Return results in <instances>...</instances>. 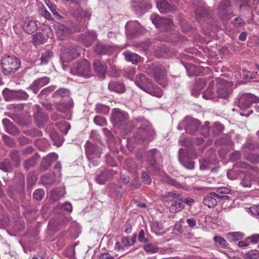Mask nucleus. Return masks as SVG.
<instances>
[{"label": "nucleus", "instance_id": "37", "mask_svg": "<svg viewBox=\"0 0 259 259\" xmlns=\"http://www.w3.org/2000/svg\"><path fill=\"white\" fill-rule=\"evenodd\" d=\"M10 156L15 165L16 166H19L21 162L19 151L17 150H13L10 152Z\"/></svg>", "mask_w": 259, "mask_h": 259}, {"label": "nucleus", "instance_id": "29", "mask_svg": "<svg viewBox=\"0 0 259 259\" xmlns=\"http://www.w3.org/2000/svg\"><path fill=\"white\" fill-rule=\"evenodd\" d=\"M110 195L115 200L120 199L122 197L123 190L120 186H115L110 189Z\"/></svg>", "mask_w": 259, "mask_h": 259}, {"label": "nucleus", "instance_id": "46", "mask_svg": "<svg viewBox=\"0 0 259 259\" xmlns=\"http://www.w3.org/2000/svg\"><path fill=\"white\" fill-rule=\"evenodd\" d=\"M157 150L156 149H154L149 151L146 155L147 157V162L148 163H154L155 161V155L157 152Z\"/></svg>", "mask_w": 259, "mask_h": 259}, {"label": "nucleus", "instance_id": "25", "mask_svg": "<svg viewBox=\"0 0 259 259\" xmlns=\"http://www.w3.org/2000/svg\"><path fill=\"white\" fill-rule=\"evenodd\" d=\"M140 132L144 134L143 140H147L150 138L153 132L151 129V126L147 121L144 122V125L139 127Z\"/></svg>", "mask_w": 259, "mask_h": 259}, {"label": "nucleus", "instance_id": "62", "mask_svg": "<svg viewBox=\"0 0 259 259\" xmlns=\"http://www.w3.org/2000/svg\"><path fill=\"white\" fill-rule=\"evenodd\" d=\"M142 181L145 184H150L151 182V179L150 176L146 172L142 173Z\"/></svg>", "mask_w": 259, "mask_h": 259}, {"label": "nucleus", "instance_id": "4", "mask_svg": "<svg viewBox=\"0 0 259 259\" xmlns=\"http://www.w3.org/2000/svg\"><path fill=\"white\" fill-rule=\"evenodd\" d=\"M90 63L87 60H83L78 62L73 68L71 72L73 74L89 77L90 76Z\"/></svg>", "mask_w": 259, "mask_h": 259}, {"label": "nucleus", "instance_id": "5", "mask_svg": "<svg viewBox=\"0 0 259 259\" xmlns=\"http://www.w3.org/2000/svg\"><path fill=\"white\" fill-rule=\"evenodd\" d=\"M136 84L145 92L152 94L154 92V87L151 81L145 75L140 74L135 81Z\"/></svg>", "mask_w": 259, "mask_h": 259}, {"label": "nucleus", "instance_id": "63", "mask_svg": "<svg viewBox=\"0 0 259 259\" xmlns=\"http://www.w3.org/2000/svg\"><path fill=\"white\" fill-rule=\"evenodd\" d=\"M210 163L209 159H203L200 162V167L201 170H205L207 168H209V164Z\"/></svg>", "mask_w": 259, "mask_h": 259}, {"label": "nucleus", "instance_id": "57", "mask_svg": "<svg viewBox=\"0 0 259 259\" xmlns=\"http://www.w3.org/2000/svg\"><path fill=\"white\" fill-rule=\"evenodd\" d=\"M94 121L97 125L101 126L105 125L107 123L106 119L100 116H95L94 119Z\"/></svg>", "mask_w": 259, "mask_h": 259}, {"label": "nucleus", "instance_id": "28", "mask_svg": "<svg viewBox=\"0 0 259 259\" xmlns=\"http://www.w3.org/2000/svg\"><path fill=\"white\" fill-rule=\"evenodd\" d=\"M56 33L60 40L64 39L69 34V29L63 24H58L57 27Z\"/></svg>", "mask_w": 259, "mask_h": 259}, {"label": "nucleus", "instance_id": "45", "mask_svg": "<svg viewBox=\"0 0 259 259\" xmlns=\"http://www.w3.org/2000/svg\"><path fill=\"white\" fill-rule=\"evenodd\" d=\"M185 202L182 200H178L172 204L170 207V210H182L184 208Z\"/></svg>", "mask_w": 259, "mask_h": 259}, {"label": "nucleus", "instance_id": "23", "mask_svg": "<svg viewBox=\"0 0 259 259\" xmlns=\"http://www.w3.org/2000/svg\"><path fill=\"white\" fill-rule=\"evenodd\" d=\"M138 3H140L139 6H138L136 3H134L132 5L135 10L137 13H142L151 8L150 4L147 0H138Z\"/></svg>", "mask_w": 259, "mask_h": 259}, {"label": "nucleus", "instance_id": "35", "mask_svg": "<svg viewBox=\"0 0 259 259\" xmlns=\"http://www.w3.org/2000/svg\"><path fill=\"white\" fill-rule=\"evenodd\" d=\"M39 157V154L38 153H35L33 157L27 159L24 162V168L26 170H28L30 167L34 166L36 163V160Z\"/></svg>", "mask_w": 259, "mask_h": 259}, {"label": "nucleus", "instance_id": "60", "mask_svg": "<svg viewBox=\"0 0 259 259\" xmlns=\"http://www.w3.org/2000/svg\"><path fill=\"white\" fill-rule=\"evenodd\" d=\"M56 88V87L55 86H49L45 89H44L39 93V96H47L49 94L51 93L53 91H54L55 89Z\"/></svg>", "mask_w": 259, "mask_h": 259}, {"label": "nucleus", "instance_id": "39", "mask_svg": "<svg viewBox=\"0 0 259 259\" xmlns=\"http://www.w3.org/2000/svg\"><path fill=\"white\" fill-rule=\"evenodd\" d=\"M53 56V53L51 51H46L44 52L40 57V60L41 64H46L50 60Z\"/></svg>", "mask_w": 259, "mask_h": 259}, {"label": "nucleus", "instance_id": "61", "mask_svg": "<svg viewBox=\"0 0 259 259\" xmlns=\"http://www.w3.org/2000/svg\"><path fill=\"white\" fill-rule=\"evenodd\" d=\"M51 163L49 160L46 159V157H44L40 165V168L43 171L46 170L51 165Z\"/></svg>", "mask_w": 259, "mask_h": 259}, {"label": "nucleus", "instance_id": "19", "mask_svg": "<svg viewBox=\"0 0 259 259\" xmlns=\"http://www.w3.org/2000/svg\"><path fill=\"white\" fill-rule=\"evenodd\" d=\"M128 117V114L122 112L119 109H115L112 114V118L117 124H121L125 121Z\"/></svg>", "mask_w": 259, "mask_h": 259}, {"label": "nucleus", "instance_id": "13", "mask_svg": "<svg viewBox=\"0 0 259 259\" xmlns=\"http://www.w3.org/2000/svg\"><path fill=\"white\" fill-rule=\"evenodd\" d=\"M86 155L89 160H92L94 158H99L100 152L98 146L88 142L85 146Z\"/></svg>", "mask_w": 259, "mask_h": 259}, {"label": "nucleus", "instance_id": "10", "mask_svg": "<svg viewBox=\"0 0 259 259\" xmlns=\"http://www.w3.org/2000/svg\"><path fill=\"white\" fill-rule=\"evenodd\" d=\"M3 95L6 99L8 100L26 99L28 97V95L24 91L21 90H10L8 89L4 90Z\"/></svg>", "mask_w": 259, "mask_h": 259}, {"label": "nucleus", "instance_id": "59", "mask_svg": "<svg viewBox=\"0 0 259 259\" xmlns=\"http://www.w3.org/2000/svg\"><path fill=\"white\" fill-rule=\"evenodd\" d=\"M121 244L124 247H127L133 246L134 244V241L130 240L127 237H123L121 240Z\"/></svg>", "mask_w": 259, "mask_h": 259}, {"label": "nucleus", "instance_id": "20", "mask_svg": "<svg viewBox=\"0 0 259 259\" xmlns=\"http://www.w3.org/2000/svg\"><path fill=\"white\" fill-rule=\"evenodd\" d=\"M93 67L98 75L104 76L107 71V66L102 61L96 60L93 62Z\"/></svg>", "mask_w": 259, "mask_h": 259}, {"label": "nucleus", "instance_id": "18", "mask_svg": "<svg viewBox=\"0 0 259 259\" xmlns=\"http://www.w3.org/2000/svg\"><path fill=\"white\" fill-rule=\"evenodd\" d=\"M108 89L111 91L117 93H123L125 92V87L121 81L112 80L108 84Z\"/></svg>", "mask_w": 259, "mask_h": 259}, {"label": "nucleus", "instance_id": "52", "mask_svg": "<svg viewBox=\"0 0 259 259\" xmlns=\"http://www.w3.org/2000/svg\"><path fill=\"white\" fill-rule=\"evenodd\" d=\"M96 111L97 113L106 114L108 113L109 108L106 105L98 104L96 106Z\"/></svg>", "mask_w": 259, "mask_h": 259}, {"label": "nucleus", "instance_id": "44", "mask_svg": "<svg viewBox=\"0 0 259 259\" xmlns=\"http://www.w3.org/2000/svg\"><path fill=\"white\" fill-rule=\"evenodd\" d=\"M252 176L248 173H247L245 175L241 183L244 187H250L251 185V181H252Z\"/></svg>", "mask_w": 259, "mask_h": 259}, {"label": "nucleus", "instance_id": "43", "mask_svg": "<svg viewBox=\"0 0 259 259\" xmlns=\"http://www.w3.org/2000/svg\"><path fill=\"white\" fill-rule=\"evenodd\" d=\"M244 172H246V171H243L241 170H230L227 172V176L230 179L233 180L241 177L240 174Z\"/></svg>", "mask_w": 259, "mask_h": 259}, {"label": "nucleus", "instance_id": "27", "mask_svg": "<svg viewBox=\"0 0 259 259\" xmlns=\"http://www.w3.org/2000/svg\"><path fill=\"white\" fill-rule=\"evenodd\" d=\"M112 175L111 171L105 169L97 176L96 181L98 184L102 185Z\"/></svg>", "mask_w": 259, "mask_h": 259}, {"label": "nucleus", "instance_id": "40", "mask_svg": "<svg viewBox=\"0 0 259 259\" xmlns=\"http://www.w3.org/2000/svg\"><path fill=\"white\" fill-rule=\"evenodd\" d=\"M69 95L70 93L68 90L64 88H61L53 93L52 97L65 98L69 97Z\"/></svg>", "mask_w": 259, "mask_h": 259}, {"label": "nucleus", "instance_id": "14", "mask_svg": "<svg viewBox=\"0 0 259 259\" xmlns=\"http://www.w3.org/2000/svg\"><path fill=\"white\" fill-rule=\"evenodd\" d=\"M19 178L20 179V182L18 184V188L15 189L14 187H11L8 190V194L12 198H15L17 194H21L24 191L25 181L24 176L22 174H20L19 175Z\"/></svg>", "mask_w": 259, "mask_h": 259}, {"label": "nucleus", "instance_id": "50", "mask_svg": "<svg viewBox=\"0 0 259 259\" xmlns=\"http://www.w3.org/2000/svg\"><path fill=\"white\" fill-rule=\"evenodd\" d=\"M2 139L5 144L10 147H14L16 145L15 141L10 137L4 135L2 136Z\"/></svg>", "mask_w": 259, "mask_h": 259}, {"label": "nucleus", "instance_id": "47", "mask_svg": "<svg viewBox=\"0 0 259 259\" xmlns=\"http://www.w3.org/2000/svg\"><path fill=\"white\" fill-rule=\"evenodd\" d=\"M45 195V190L42 189H37L35 190L33 194V198L36 200L40 201L43 199Z\"/></svg>", "mask_w": 259, "mask_h": 259}, {"label": "nucleus", "instance_id": "12", "mask_svg": "<svg viewBox=\"0 0 259 259\" xmlns=\"http://www.w3.org/2000/svg\"><path fill=\"white\" fill-rule=\"evenodd\" d=\"M231 92L232 88L229 82L223 81L218 84L217 93L220 97L226 99L229 96Z\"/></svg>", "mask_w": 259, "mask_h": 259}, {"label": "nucleus", "instance_id": "54", "mask_svg": "<svg viewBox=\"0 0 259 259\" xmlns=\"http://www.w3.org/2000/svg\"><path fill=\"white\" fill-rule=\"evenodd\" d=\"M179 160L181 164L186 168L188 169H193L194 168V163L191 161H185L181 155L179 156Z\"/></svg>", "mask_w": 259, "mask_h": 259}, {"label": "nucleus", "instance_id": "8", "mask_svg": "<svg viewBox=\"0 0 259 259\" xmlns=\"http://www.w3.org/2000/svg\"><path fill=\"white\" fill-rule=\"evenodd\" d=\"M255 149H259V144L248 143L243 147V152L246 158L252 162H256L259 161L258 155H255L253 153H248L249 152L254 151Z\"/></svg>", "mask_w": 259, "mask_h": 259}, {"label": "nucleus", "instance_id": "38", "mask_svg": "<svg viewBox=\"0 0 259 259\" xmlns=\"http://www.w3.org/2000/svg\"><path fill=\"white\" fill-rule=\"evenodd\" d=\"M37 180V176L33 173L30 172L28 174L27 179V186L28 189H31L34 186Z\"/></svg>", "mask_w": 259, "mask_h": 259}, {"label": "nucleus", "instance_id": "42", "mask_svg": "<svg viewBox=\"0 0 259 259\" xmlns=\"http://www.w3.org/2000/svg\"><path fill=\"white\" fill-rule=\"evenodd\" d=\"M51 138L54 142V145L57 147H60L63 142V139L56 132H52L51 134Z\"/></svg>", "mask_w": 259, "mask_h": 259}, {"label": "nucleus", "instance_id": "41", "mask_svg": "<svg viewBox=\"0 0 259 259\" xmlns=\"http://www.w3.org/2000/svg\"><path fill=\"white\" fill-rule=\"evenodd\" d=\"M179 196V194L177 193L176 191H172L167 193L165 195L161 196V199L163 201L167 202L172 200L174 198H177Z\"/></svg>", "mask_w": 259, "mask_h": 259}, {"label": "nucleus", "instance_id": "49", "mask_svg": "<svg viewBox=\"0 0 259 259\" xmlns=\"http://www.w3.org/2000/svg\"><path fill=\"white\" fill-rule=\"evenodd\" d=\"M145 251L149 253H155L158 252V247L151 243H148L144 246Z\"/></svg>", "mask_w": 259, "mask_h": 259}, {"label": "nucleus", "instance_id": "16", "mask_svg": "<svg viewBox=\"0 0 259 259\" xmlns=\"http://www.w3.org/2000/svg\"><path fill=\"white\" fill-rule=\"evenodd\" d=\"M49 82L50 78L48 77L38 78L30 85V89L34 94H37L41 88L49 83Z\"/></svg>", "mask_w": 259, "mask_h": 259}, {"label": "nucleus", "instance_id": "26", "mask_svg": "<svg viewBox=\"0 0 259 259\" xmlns=\"http://www.w3.org/2000/svg\"><path fill=\"white\" fill-rule=\"evenodd\" d=\"M65 194V191L63 189L59 188L54 189L51 192L50 200L52 203H54L63 197Z\"/></svg>", "mask_w": 259, "mask_h": 259}, {"label": "nucleus", "instance_id": "21", "mask_svg": "<svg viewBox=\"0 0 259 259\" xmlns=\"http://www.w3.org/2000/svg\"><path fill=\"white\" fill-rule=\"evenodd\" d=\"M3 124L4 125L5 131L9 134L13 136L17 135L19 131L13 123L8 119L5 118L3 120Z\"/></svg>", "mask_w": 259, "mask_h": 259}, {"label": "nucleus", "instance_id": "1", "mask_svg": "<svg viewBox=\"0 0 259 259\" xmlns=\"http://www.w3.org/2000/svg\"><path fill=\"white\" fill-rule=\"evenodd\" d=\"M2 72L6 75L15 73L20 66V61L14 56L5 55L1 59Z\"/></svg>", "mask_w": 259, "mask_h": 259}, {"label": "nucleus", "instance_id": "56", "mask_svg": "<svg viewBox=\"0 0 259 259\" xmlns=\"http://www.w3.org/2000/svg\"><path fill=\"white\" fill-rule=\"evenodd\" d=\"M245 259H257L259 257V253L257 250H252L245 254Z\"/></svg>", "mask_w": 259, "mask_h": 259}, {"label": "nucleus", "instance_id": "64", "mask_svg": "<svg viewBox=\"0 0 259 259\" xmlns=\"http://www.w3.org/2000/svg\"><path fill=\"white\" fill-rule=\"evenodd\" d=\"M167 183L172 186H174L176 188H182V185L180 183L176 181L175 179L168 178L167 179Z\"/></svg>", "mask_w": 259, "mask_h": 259}, {"label": "nucleus", "instance_id": "48", "mask_svg": "<svg viewBox=\"0 0 259 259\" xmlns=\"http://www.w3.org/2000/svg\"><path fill=\"white\" fill-rule=\"evenodd\" d=\"M224 126L219 122H216L214 124L213 127V133L215 135H220L224 131Z\"/></svg>", "mask_w": 259, "mask_h": 259}, {"label": "nucleus", "instance_id": "3", "mask_svg": "<svg viewBox=\"0 0 259 259\" xmlns=\"http://www.w3.org/2000/svg\"><path fill=\"white\" fill-rule=\"evenodd\" d=\"M152 23L157 28L162 31H168L174 29L175 25L169 18L160 17L156 14H152L150 17Z\"/></svg>", "mask_w": 259, "mask_h": 259}, {"label": "nucleus", "instance_id": "11", "mask_svg": "<svg viewBox=\"0 0 259 259\" xmlns=\"http://www.w3.org/2000/svg\"><path fill=\"white\" fill-rule=\"evenodd\" d=\"M80 48L72 46L64 50L62 55V59L64 62H69L76 58L79 55Z\"/></svg>", "mask_w": 259, "mask_h": 259}, {"label": "nucleus", "instance_id": "2", "mask_svg": "<svg viewBox=\"0 0 259 259\" xmlns=\"http://www.w3.org/2000/svg\"><path fill=\"white\" fill-rule=\"evenodd\" d=\"M150 74L159 84L164 86L166 80L167 69L162 65H153L150 69Z\"/></svg>", "mask_w": 259, "mask_h": 259}, {"label": "nucleus", "instance_id": "9", "mask_svg": "<svg viewBox=\"0 0 259 259\" xmlns=\"http://www.w3.org/2000/svg\"><path fill=\"white\" fill-rule=\"evenodd\" d=\"M232 13L231 3L229 0H223L219 7V15L223 21H228L231 17Z\"/></svg>", "mask_w": 259, "mask_h": 259}, {"label": "nucleus", "instance_id": "30", "mask_svg": "<svg viewBox=\"0 0 259 259\" xmlns=\"http://www.w3.org/2000/svg\"><path fill=\"white\" fill-rule=\"evenodd\" d=\"M123 55L126 60L133 64H137L140 61V56L135 53L126 51L123 53Z\"/></svg>", "mask_w": 259, "mask_h": 259}, {"label": "nucleus", "instance_id": "24", "mask_svg": "<svg viewBox=\"0 0 259 259\" xmlns=\"http://www.w3.org/2000/svg\"><path fill=\"white\" fill-rule=\"evenodd\" d=\"M206 84L205 78H198L196 79L194 88L192 90V94L194 96L199 94V92L202 90Z\"/></svg>", "mask_w": 259, "mask_h": 259}, {"label": "nucleus", "instance_id": "55", "mask_svg": "<svg viewBox=\"0 0 259 259\" xmlns=\"http://www.w3.org/2000/svg\"><path fill=\"white\" fill-rule=\"evenodd\" d=\"M243 75L246 79H252L256 77L257 75V72H251L246 69H243L242 70Z\"/></svg>", "mask_w": 259, "mask_h": 259}, {"label": "nucleus", "instance_id": "32", "mask_svg": "<svg viewBox=\"0 0 259 259\" xmlns=\"http://www.w3.org/2000/svg\"><path fill=\"white\" fill-rule=\"evenodd\" d=\"M46 41V38L41 32H37L32 36V43L35 46L43 44Z\"/></svg>", "mask_w": 259, "mask_h": 259}, {"label": "nucleus", "instance_id": "22", "mask_svg": "<svg viewBox=\"0 0 259 259\" xmlns=\"http://www.w3.org/2000/svg\"><path fill=\"white\" fill-rule=\"evenodd\" d=\"M218 194L215 193H210L208 195L204 198L203 203L207 206L209 208H213L217 205L218 202L216 198H218Z\"/></svg>", "mask_w": 259, "mask_h": 259}, {"label": "nucleus", "instance_id": "15", "mask_svg": "<svg viewBox=\"0 0 259 259\" xmlns=\"http://www.w3.org/2000/svg\"><path fill=\"white\" fill-rule=\"evenodd\" d=\"M157 7L161 13H166L169 12H175L177 8L172 5L167 3L166 0H155Z\"/></svg>", "mask_w": 259, "mask_h": 259}, {"label": "nucleus", "instance_id": "7", "mask_svg": "<svg viewBox=\"0 0 259 259\" xmlns=\"http://www.w3.org/2000/svg\"><path fill=\"white\" fill-rule=\"evenodd\" d=\"M259 102V98L251 94H242L239 100L238 106L241 108H249L252 103Z\"/></svg>", "mask_w": 259, "mask_h": 259}, {"label": "nucleus", "instance_id": "58", "mask_svg": "<svg viewBox=\"0 0 259 259\" xmlns=\"http://www.w3.org/2000/svg\"><path fill=\"white\" fill-rule=\"evenodd\" d=\"M168 52V49L166 48H159L155 51V56L157 58H160Z\"/></svg>", "mask_w": 259, "mask_h": 259}, {"label": "nucleus", "instance_id": "17", "mask_svg": "<svg viewBox=\"0 0 259 259\" xmlns=\"http://www.w3.org/2000/svg\"><path fill=\"white\" fill-rule=\"evenodd\" d=\"M23 29L28 34H32L38 29L36 21L34 20L27 18L22 26Z\"/></svg>", "mask_w": 259, "mask_h": 259}, {"label": "nucleus", "instance_id": "53", "mask_svg": "<svg viewBox=\"0 0 259 259\" xmlns=\"http://www.w3.org/2000/svg\"><path fill=\"white\" fill-rule=\"evenodd\" d=\"M213 240L216 244L220 246L221 247L223 248L227 247V241L223 238L216 236L213 237Z\"/></svg>", "mask_w": 259, "mask_h": 259}, {"label": "nucleus", "instance_id": "33", "mask_svg": "<svg viewBox=\"0 0 259 259\" xmlns=\"http://www.w3.org/2000/svg\"><path fill=\"white\" fill-rule=\"evenodd\" d=\"M96 35L93 33H89L82 36L83 43L86 47L91 46L95 41Z\"/></svg>", "mask_w": 259, "mask_h": 259}, {"label": "nucleus", "instance_id": "34", "mask_svg": "<svg viewBox=\"0 0 259 259\" xmlns=\"http://www.w3.org/2000/svg\"><path fill=\"white\" fill-rule=\"evenodd\" d=\"M40 181L44 185L51 186L55 182V180L53 175L46 174L41 177Z\"/></svg>", "mask_w": 259, "mask_h": 259}, {"label": "nucleus", "instance_id": "51", "mask_svg": "<svg viewBox=\"0 0 259 259\" xmlns=\"http://www.w3.org/2000/svg\"><path fill=\"white\" fill-rule=\"evenodd\" d=\"M35 145L42 151H44L48 145V141L45 139H37L34 141Z\"/></svg>", "mask_w": 259, "mask_h": 259}, {"label": "nucleus", "instance_id": "31", "mask_svg": "<svg viewBox=\"0 0 259 259\" xmlns=\"http://www.w3.org/2000/svg\"><path fill=\"white\" fill-rule=\"evenodd\" d=\"M37 108V112L34 115V117L37 123L39 125H42L44 121H46L48 120V115L42 112L41 109L39 106H36Z\"/></svg>", "mask_w": 259, "mask_h": 259}, {"label": "nucleus", "instance_id": "6", "mask_svg": "<svg viewBox=\"0 0 259 259\" xmlns=\"http://www.w3.org/2000/svg\"><path fill=\"white\" fill-rule=\"evenodd\" d=\"M181 125L184 127L187 132L193 134L199 128L200 123L198 119L186 117L181 122Z\"/></svg>", "mask_w": 259, "mask_h": 259}, {"label": "nucleus", "instance_id": "36", "mask_svg": "<svg viewBox=\"0 0 259 259\" xmlns=\"http://www.w3.org/2000/svg\"><path fill=\"white\" fill-rule=\"evenodd\" d=\"M0 169L6 172H10L12 171V166L8 159H5L0 163Z\"/></svg>", "mask_w": 259, "mask_h": 259}]
</instances>
